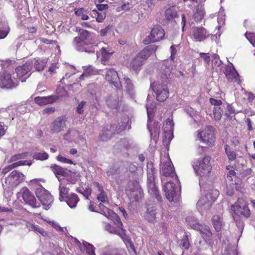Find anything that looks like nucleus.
<instances>
[{
	"instance_id": "4d7b16f0",
	"label": "nucleus",
	"mask_w": 255,
	"mask_h": 255,
	"mask_svg": "<svg viewBox=\"0 0 255 255\" xmlns=\"http://www.w3.org/2000/svg\"><path fill=\"white\" fill-rule=\"evenodd\" d=\"M231 142L234 146L238 145L240 143L239 137L237 136L232 137L231 139Z\"/></svg>"
},
{
	"instance_id": "680f3d73",
	"label": "nucleus",
	"mask_w": 255,
	"mask_h": 255,
	"mask_svg": "<svg viewBox=\"0 0 255 255\" xmlns=\"http://www.w3.org/2000/svg\"><path fill=\"white\" fill-rule=\"evenodd\" d=\"M181 18H182V21H181V24H182V29L183 31L184 30V28L186 24V16L184 14H182L181 15Z\"/></svg>"
},
{
	"instance_id": "f03ea898",
	"label": "nucleus",
	"mask_w": 255,
	"mask_h": 255,
	"mask_svg": "<svg viewBox=\"0 0 255 255\" xmlns=\"http://www.w3.org/2000/svg\"><path fill=\"white\" fill-rule=\"evenodd\" d=\"M155 170L152 163L147 164V188L148 193L155 198L160 203L162 202V197L155 183Z\"/></svg>"
},
{
	"instance_id": "e2e57ef3",
	"label": "nucleus",
	"mask_w": 255,
	"mask_h": 255,
	"mask_svg": "<svg viewBox=\"0 0 255 255\" xmlns=\"http://www.w3.org/2000/svg\"><path fill=\"white\" fill-rule=\"evenodd\" d=\"M82 195H83V196L87 199H88L89 197L91 195V189H88L86 190H85L83 192V193L82 194Z\"/></svg>"
},
{
	"instance_id": "9b49d317",
	"label": "nucleus",
	"mask_w": 255,
	"mask_h": 255,
	"mask_svg": "<svg viewBox=\"0 0 255 255\" xmlns=\"http://www.w3.org/2000/svg\"><path fill=\"white\" fill-rule=\"evenodd\" d=\"M18 195L21 196L25 204L29 205L32 208H38L40 207V204L36 201L33 194L27 187L23 188Z\"/></svg>"
},
{
	"instance_id": "f8f14e48",
	"label": "nucleus",
	"mask_w": 255,
	"mask_h": 255,
	"mask_svg": "<svg viewBox=\"0 0 255 255\" xmlns=\"http://www.w3.org/2000/svg\"><path fill=\"white\" fill-rule=\"evenodd\" d=\"M160 172L165 177H173L175 176L176 178H178L177 175L175 172L172 162L168 155L165 157V159L163 160L161 163Z\"/></svg>"
},
{
	"instance_id": "774afa93",
	"label": "nucleus",
	"mask_w": 255,
	"mask_h": 255,
	"mask_svg": "<svg viewBox=\"0 0 255 255\" xmlns=\"http://www.w3.org/2000/svg\"><path fill=\"white\" fill-rule=\"evenodd\" d=\"M12 209L7 207L0 206V213L11 212Z\"/></svg>"
},
{
	"instance_id": "6ab92c4d",
	"label": "nucleus",
	"mask_w": 255,
	"mask_h": 255,
	"mask_svg": "<svg viewBox=\"0 0 255 255\" xmlns=\"http://www.w3.org/2000/svg\"><path fill=\"white\" fill-rule=\"evenodd\" d=\"M114 126L113 125H107L102 129L99 134V138L100 141H107L110 140L115 135L114 131Z\"/></svg>"
},
{
	"instance_id": "ea45409f",
	"label": "nucleus",
	"mask_w": 255,
	"mask_h": 255,
	"mask_svg": "<svg viewBox=\"0 0 255 255\" xmlns=\"http://www.w3.org/2000/svg\"><path fill=\"white\" fill-rule=\"evenodd\" d=\"M33 159L39 160H44L48 158V154L45 151L43 152H35L32 156Z\"/></svg>"
},
{
	"instance_id": "39448f33",
	"label": "nucleus",
	"mask_w": 255,
	"mask_h": 255,
	"mask_svg": "<svg viewBox=\"0 0 255 255\" xmlns=\"http://www.w3.org/2000/svg\"><path fill=\"white\" fill-rule=\"evenodd\" d=\"M231 210L237 216L248 219L251 216V210L248 202L243 198H239L231 206Z\"/></svg>"
},
{
	"instance_id": "c756f323",
	"label": "nucleus",
	"mask_w": 255,
	"mask_h": 255,
	"mask_svg": "<svg viewBox=\"0 0 255 255\" xmlns=\"http://www.w3.org/2000/svg\"><path fill=\"white\" fill-rule=\"evenodd\" d=\"M222 218L218 215H214L212 218L213 226L217 232L221 231L222 226Z\"/></svg>"
},
{
	"instance_id": "a19ab883",
	"label": "nucleus",
	"mask_w": 255,
	"mask_h": 255,
	"mask_svg": "<svg viewBox=\"0 0 255 255\" xmlns=\"http://www.w3.org/2000/svg\"><path fill=\"white\" fill-rule=\"evenodd\" d=\"M100 210L101 211L100 213L104 215L106 217L111 216V214L114 212L113 210L109 209L103 204L100 203L99 205Z\"/></svg>"
},
{
	"instance_id": "8fccbe9b",
	"label": "nucleus",
	"mask_w": 255,
	"mask_h": 255,
	"mask_svg": "<svg viewBox=\"0 0 255 255\" xmlns=\"http://www.w3.org/2000/svg\"><path fill=\"white\" fill-rule=\"evenodd\" d=\"M57 159L59 161L64 163H68L70 164H72L73 163V162L72 160L64 157L61 155H59L57 156Z\"/></svg>"
},
{
	"instance_id": "dca6fc26",
	"label": "nucleus",
	"mask_w": 255,
	"mask_h": 255,
	"mask_svg": "<svg viewBox=\"0 0 255 255\" xmlns=\"http://www.w3.org/2000/svg\"><path fill=\"white\" fill-rule=\"evenodd\" d=\"M224 73L229 82H237L239 84H240L241 80L239 74L233 66H226Z\"/></svg>"
},
{
	"instance_id": "a18cd8bd",
	"label": "nucleus",
	"mask_w": 255,
	"mask_h": 255,
	"mask_svg": "<svg viewBox=\"0 0 255 255\" xmlns=\"http://www.w3.org/2000/svg\"><path fill=\"white\" fill-rule=\"evenodd\" d=\"M50 167L55 174L62 175L63 172V169L60 166L54 164L52 165Z\"/></svg>"
},
{
	"instance_id": "f704fd0d",
	"label": "nucleus",
	"mask_w": 255,
	"mask_h": 255,
	"mask_svg": "<svg viewBox=\"0 0 255 255\" xmlns=\"http://www.w3.org/2000/svg\"><path fill=\"white\" fill-rule=\"evenodd\" d=\"M205 11L201 7H197L193 14V18L196 21H200L204 17Z\"/></svg>"
},
{
	"instance_id": "bb28decb",
	"label": "nucleus",
	"mask_w": 255,
	"mask_h": 255,
	"mask_svg": "<svg viewBox=\"0 0 255 255\" xmlns=\"http://www.w3.org/2000/svg\"><path fill=\"white\" fill-rule=\"evenodd\" d=\"M197 230L200 231L202 237L205 240L208 241L212 240V233L210 228L207 225L202 224Z\"/></svg>"
},
{
	"instance_id": "cd10ccee",
	"label": "nucleus",
	"mask_w": 255,
	"mask_h": 255,
	"mask_svg": "<svg viewBox=\"0 0 255 255\" xmlns=\"http://www.w3.org/2000/svg\"><path fill=\"white\" fill-rule=\"evenodd\" d=\"M79 200L78 195L74 193H72L69 194L64 201L66 202L70 208H73L76 206Z\"/></svg>"
},
{
	"instance_id": "aec40b11",
	"label": "nucleus",
	"mask_w": 255,
	"mask_h": 255,
	"mask_svg": "<svg viewBox=\"0 0 255 255\" xmlns=\"http://www.w3.org/2000/svg\"><path fill=\"white\" fill-rule=\"evenodd\" d=\"M192 34L194 39L199 42L204 40L209 36V33L203 27H193Z\"/></svg>"
},
{
	"instance_id": "5fc2aeb1",
	"label": "nucleus",
	"mask_w": 255,
	"mask_h": 255,
	"mask_svg": "<svg viewBox=\"0 0 255 255\" xmlns=\"http://www.w3.org/2000/svg\"><path fill=\"white\" fill-rule=\"evenodd\" d=\"M200 57L203 59L205 63L207 64H209L210 61V57L209 55V53H200Z\"/></svg>"
},
{
	"instance_id": "09e8293b",
	"label": "nucleus",
	"mask_w": 255,
	"mask_h": 255,
	"mask_svg": "<svg viewBox=\"0 0 255 255\" xmlns=\"http://www.w3.org/2000/svg\"><path fill=\"white\" fill-rule=\"evenodd\" d=\"M101 52L103 56V57L108 58L110 56H111L113 53V51H111L108 48H102L101 49Z\"/></svg>"
},
{
	"instance_id": "72a5a7b5",
	"label": "nucleus",
	"mask_w": 255,
	"mask_h": 255,
	"mask_svg": "<svg viewBox=\"0 0 255 255\" xmlns=\"http://www.w3.org/2000/svg\"><path fill=\"white\" fill-rule=\"evenodd\" d=\"M74 12L76 15L80 17L83 20H88L89 18L87 15L86 10L84 8H75Z\"/></svg>"
},
{
	"instance_id": "13d9d810",
	"label": "nucleus",
	"mask_w": 255,
	"mask_h": 255,
	"mask_svg": "<svg viewBox=\"0 0 255 255\" xmlns=\"http://www.w3.org/2000/svg\"><path fill=\"white\" fill-rule=\"evenodd\" d=\"M93 185L97 189L99 193L104 191L103 186L99 182L94 181L93 183Z\"/></svg>"
},
{
	"instance_id": "2f4dec72",
	"label": "nucleus",
	"mask_w": 255,
	"mask_h": 255,
	"mask_svg": "<svg viewBox=\"0 0 255 255\" xmlns=\"http://www.w3.org/2000/svg\"><path fill=\"white\" fill-rule=\"evenodd\" d=\"M113 125L114 126V131L115 134H119L127 128V122L126 119H122L117 126Z\"/></svg>"
},
{
	"instance_id": "603ef678",
	"label": "nucleus",
	"mask_w": 255,
	"mask_h": 255,
	"mask_svg": "<svg viewBox=\"0 0 255 255\" xmlns=\"http://www.w3.org/2000/svg\"><path fill=\"white\" fill-rule=\"evenodd\" d=\"M234 114H235L234 109L233 108V107L231 106L228 105L227 107V111H226V116L228 118L231 119L232 118V116H231V115Z\"/></svg>"
},
{
	"instance_id": "a211bd4d",
	"label": "nucleus",
	"mask_w": 255,
	"mask_h": 255,
	"mask_svg": "<svg viewBox=\"0 0 255 255\" xmlns=\"http://www.w3.org/2000/svg\"><path fill=\"white\" fill-rule=\"evenodd\" d=\"M156 206L154 201L148 200L146 203V211L145 218L150 222L155 221L156 215Z\"/></svg>"
},
{
	"instance_id": "2eb2a0df",
	"label": "nucleus",
	"mask_w": 255,
	"mask_h": 255,
	"mask_svg": "<svg viewBox=\"0 0 255 255\" xmlns=\"http://www.w3.org/2000/svg\"><path fill=\"white\" fill-rule=\"evenodd\" d=\"M23 175L17 170H13L6 178L5 183L11 188L16 187L22 181Z\"/></svg>"
},
{
	"instance_id": "052dcab7",
	"label": "nucleus",
	"mask_w": 255,
	"mask_h": 255,
	"mask_svg": "<svg viewBox=\"0 0 255 255\" xmlns=\"http://www.w3.org/2000/svg\"><path fill=\"white\" fill-rule=\"evenodd\" d=\"M96 7L98 10L102 11L104 9H107L108 8L109 6L107 4H97Z\"/></svg>"
},
{
	"instance_id": "9d476101",
	"label": "nucleus",
	"mask_w": 255,
	"mask_h": 255,
	"mask_svg": "<svg viewBox=\"0 0 255 255\" xmlns=\"http://www.w3.org/2000/svg\"><path fill=\"white\" fill-rule=\"evenodd\" d=\"M164 30L159 25H156L151 29L150 35L143 40L145 44L158 42L163 39Z\"/></svg>"
},
{
	"instance_id": "0e129e2a",
	"label": "nucleus",
	"mask_w": 255,
	"mask_h": 255,
	"mask_svg": "<svg viewBox=\"0 0 255 255\" xmlns=\"http://www.w3.org/2000/svg\"><path fill=\"white\" fill-rule=\"evenodd\" d=\"M31 228L32 230H33L34 231H36L40 233L41 234H42V235L43 234L44 230L41 228H38L33 225H31Z\"/></svg>"
},
{
	"instance_id": "c85d7f7f",
	"label": "nucleus",
	"mask_w": 255,
	"mask_h": 255,
	"mask_svg": "<svg viewBox=\"0 0 255 255\" xmlns=\"http://www.w3.org/2000/svg\"><path fill=\"white\" fill-rule=\"evenodd\" d=\"M81 251H86L88 255H96L94 247L87 242H84L82 245L80 242H78Z\"/></svg>"
},
{
	"instance_id": "a878e982",
	"label": "nucleus",
	"mask_w": 255,
	"mask_h": 255,
	"mask_svg": "<svg viewBox=\"0 0 255 255\" xmlns=\"http://www.w3.org/2000/svg\"><path fill=\"white\" fill-rule=\"evenodd\" d=\"M165 19L168 21H171L178 16L176 6H171L167 8L164 12Z\"/></svg>"
},
{
	"instance_id": "6e6d98bb",
	"label": "nucleus",
	"mask_w": 255,
	"mask_h": 255,
	"mask_svg": "<svg viewBox=\"0 0 255 255\" xmlns=\"http://www.w3.org/2000/svg\"><path fill=\"white\" fill-rule=\"evenodd\" d=\"M6 130V127L4 125V123L0 122V138L5 134Z\"/></svg>"
},
{
	"instance_id": "473e14b6",
	"label": "nucleus",
	"mask_w": 255,
	"mask_h": 255,
	"mask_svg": "<svg viewBox=\"0 0 255 255\" xmlns=\"http://www.w3.org/2000/svg\"><path fill=\"white\" fill-rule=\"evenodd\" d=\"M225 152L229 161H234L237 157L236 152L232 150L228 144H226L224 147Z\"/></svg>"
},
{
	"instance_id": "e433bc0d",
	"label": "nucleus",
	"mask_w": 255,
	"mask_h": 255,
	"mask_svg": "<svg viewBox=\"0 0 255 255\" xmlns=\"http://www.w3.org/2000/svg\"><path fill=\"white\" fill-rule=\"evenodd\" d=\"M69 189L65 186L59 188V200L60 201H64V200L69 195Z\"/></svg>"
},
{
	"instance_id": "423d86ee",
	"label": "nucleus",
	"mask_w": 255,
	"mask_h": 255,
	"mask_svg": "<svg viewBox=\"0 0 255 255\" xmlns=\"http://www.w3.org/2000/svg\"><path fill=\"white\" fill-rule=\"evenodd\" d=\"M149 56V49L147 47L144 48L132 58L129 63L128 68L137 73Z\"/></svg>"
},
{
	"instance_id": "69168bd1",
	"label": "nucleus",
	"mask_w": 255,
	"mask_h": 255,
	"mask_svg": "<svg viewBox=\"0 0 255 255\" xmlns=\"http://www.w3.org/2000/svg\"><path fill=\"white\" fill-rule=\"evenodd\" d=\"M55 111V108L50 107V108H46L43 110L44 114H49L53 113Z\"/></svg>"
},
{
	"instance_id": "5701e85b",
	"label": "nucleus",
	"mask_w": 255,
	"mask_h": 255,
	"mask_svg": "<svg viewBox=\"0 0 255 255\" xmlns=\"http://www.w3.org/2000/svg\"><path fill=\"white\" fill-rule=\"evenodd\" d=\"M31 69V63L30 61H27L23 65L16 67L15 72L16 73L17 80L22 78L30 72Z\"/></svg>"
},
{
	"instance_id": "49530a36",
	"label": "nucleus",
	"mask_w": 255,
	"mask_h": 255,
	"mask_svg": "<svg viewBox=\"0 0 255 255\" xmlns=\"http://www.w3.org/2000/svg\"><path fill=\"white\" fill-rule=\"evenodd\" d=\"M28 154V152H23L21 153L17 154L12 156L11 158V161H13L20 159H23L26 157Z\"/></svg>"
},
{
	"instance_id": "de8ad7c7",
	"label": "nucleus",
	"mask_w": 255,
	"mask_h": 255,
	"mask_svg": "<svg viewBox=\"0 0 255 255\" xmlns=\"http://www.w3.org/2000/svg\"><path fill=\"white\" fill-rule=\"evenodd\" d=\"M30 182L32 185L36 186L37 187V189L38 188H41V187H42V185H41V183H44L45 180L41 178L34 179L33 180H31L30 181Z\"/></svg>"
},
{
	"instance_id": "6e6552de",
	"label": "nucleus",
	"mask_w": 255,
	"mask_h": 255,
	"mask_svg": "<svg viewBox=\"0 0 255 255\" xmlns=\"http://www.w3.org/2000/svg\"><path fill=\"white\" fill-rule=\"evenodd\" d=\"M35 192L44 208L48 210L53 202V198L50 192L43 187L36 189Z\"/></svg>"
},
{
	"instance_id": "f257e3e1",
	"label": "nucleus",
	"mask_w": 255,
	"mask_h": 255,
	"mask_svg": "<svg viewBox=\"0 0 255 255\" xmlns=\"http://www.w3.org/2000/svg\"><path fill=\"white\" fill-rule=\"evenodd\" d=\"M192 166L196 174L200 176H208L212 169L211 157L206 155L199 158L193 163Z\"/></svg>"
},
{
	"instance_id": "f3484780",
	"label": "nucleus",
	"mask_w": 255,
	"mask_h": 255,
	"mask_svg": "<svg viewBox=\"0 0 255 255\" xmlns=\"http://www.w3.org/2000/svg\"><path fill=\"white\" fill-rule=\"evenodd\" d=\"M176 185L171 182H168L164 186V191L166 199L170 202L176 200Z\"/></svg>"
},
{
	"instance_id": "864d4df0",
	"label": "nucleus",
	"mask_w": 255,
	"mask_h": 255,
	"mask_svg": "<svg viewBox=\"0 0 255 255\" xmlns=\"http://www.w3.org/2000/svg\"><path fill=\"white\" fill-rule=\"evenodd\" d=\"M209 102L211 105L216 107H220L223 103L221 100H217L213 98H210Z\"/></svg>"
},
{
	"instance_id": "20e7f679",
	"label": "nucleus",
	"mask_w": 255,
	"mask_h": 255,
	"mask_svg": "<svg viewBox=\"0 0 255 255\" xmlns=\"http://www.w3.org/2000/svg\"><path fill=\"white\" fill-rule=\"evenodd\" d=\"M79 35L74 38L73 44L79 51L87 52V47L92 44L89 40L90 32L86 29H79Z\"/></svg>"
},
{
	"instance_id": "b1692460",
	"label": "nucleus",
	"mask_w": 255,
	"mask_h": 255,
	"mask_svg": "<svg viewBox=\"0 0 255 255\" xmlns=\"http://www.w3.org/2000/svg\"><path fill=\"white\" fill-rule=\"evenodd\" d=\"M58 98L55 96H48L46 97L37 96L34 98L35 103L39 106H43L53 104L55 102Z\"/></svg>"
},
{
	"instance_id": "7ed1b4c3",
	"label": "nucleus",
	"mask_w": 255,
	"mask_h": 255,
	"mask_svg": "<svg viewBox=\"0 0 255 255\" xmlns=\"http://www.w3.org/2000/svg\"><path fill=\"white\" fill-rule=\"evenodd\" d=\"M107 218L112 220L117 227V229H114L112 228L110 225H108L107 226V230L109 231L110 233L117 235L120 237L125 243L131 244V242L130 239L126 235V230L123 228V223L118 215L113 212L111 216H108Z\"/></svg>"
},
{
	"instance_id": "4be33fe9",
	"label": "nucleus",
	"mask_w": 255,
	"mask_h": 255,
	"mask_svg": "<svg viewBox=\"0 0 255 255\" xmlns=\"http://www.w3.org/2000/svg\"><path fill=\"white\" fill-rule=\"evenodd\" d=\"M174 123L172 119L167 118L163 124L164 136L170 141L173 136Z\"/></svg>"
},
{
	"instance_id": "0eeeda50",
	"label": "nucleus",
	"mask_w": 255,
	"mask_h": 255,
	"mask_svg": "<svg viewBox=\"0 0 255 255\" xmlns=\"http://www.w3.org/2000/svg\"><path fill=\"white\" fill-rule=\"evenodd\" d=\"M197 137L201 142L212 147L215 144V128L212 126H206L202 130H198Z\"/></svg>"
},
{
	"instance_id": "c9c22d12",
	"label": "nucleus",
	"mask_w": 255,
	"mask_h": 255,
	"mask_svg": "<svg viewBox=\"0 0 255 255\" xmlns=\"http://www.w3.org/2000/svg\"><path fill=\"white\" fill-rule=\"evenodd\" d=\"M106 13L104 12H98L97 10H93L92 16L96 17V21L98 22H102L106 18Z\"/></svg>"
},
{
	"instance_id": "bf43d9fd",
	"label": "nucleus",
	"mask_w": 255,
	"mask_h": 255,
	"mask_svg": "<svg viewBox=\"0 0 255 255\" xmlns=\"http://www.w3.org/2000/svg\"><path fill=\"white\" fill-rule=\"evenodd\" d=\"M236 176V172L234 170H230L227 174V177L230 181L233 180V176Z\"/></svg>"
},
{
	"instance_id": "3c124183",
	"label": "nucleus",
	"mask_w": 255,
	"mask_h": 255,
	"mask_svg": "<svg viewBox=\"0 0 255 255\" xmlns=\"http://www.w3.org/2000/svg\"><path fill=\"white\" fill-rule=\"evenodd\" d=\"M85 101H81L77 107L76 111L79 114H82L84 112V107L86 104Z\"/></svg>"
},
{
	"instance_id": "58836bf2",
	"label": "nucleus",
	"mask_w": 255,
	"mask_h": 255,
	"mask_svg": "<svg viewBox=\"0 0 255 255\" xmlns=\"http://www.w3.org/2000/svg\"><path fill=\"white\" fill-rule=\"evenodd\" d=\"M9 32V27L7 25L3 26L0 22V39L6 37Z\"/></svg>"
},
{
	"instance_id": "412c9836",
	"label": "nucleus",
	"mask_w": 255,
	"mask_h": 255,
	"mask_svg": "<svg viewBox=\"0 0 255 255\" xmlns=\"http://www.w3.org/2000/svg\"><path fill=\"white\" fill-rule=\"evenodd\" d=\"M66 119L65 116L58 117L51 125V128L52 131L53 133L61 131L65 127Z\"/></svg>"
},
{
	"instance_id": "79ce46f5",
	"label": "nucleus",
	"mask_w": 255,
	"mask_h": 255,
	"mask_svg": "<svg viewBox=\"0 0 255 255\" xmlns=\"http://www.w3.org/2000/svg\"><path fill=\"white\" fill-rule=\"evenodd\" d=\"M97 199L99 201L103 203H106L109 202L107 195L105 191L101 192L97 194Z\"/></svg>"
},
{
	"instance_id": "4468645a",
	"label": "nucleus",
	"mask_w": 255,
	"mask_h": 255,
	"mask_svg": "<svg viewBox=\"0 0 255 255\" xmlns=\"http://www.w3.org/2000/svg\"><path fill=\"white\" fill-rule=\"evenodd\" d=\"M153 90L156 95V99L159 102L165 101L169 96V91L166 85L156 84Z\"/></svg>"
},
{
	"instance_id": "ddd939ff",
	"label": "nucleus",
	"mask_w": 255,
	"mask_h": 255,
	"mask_svg": "<svg viewBox=\"0 0 255 255\" xmlns=\"http://www.w3.org/2000/svg\"><path fill=\"white\" fill-rule=\"evenodd\" d=\"M105 78L110 84L114 86L117 89H121L120 78L117 72L113 68L106 70Z\"/></svg>"
},
{
	"instance_id": "c03bdc74",
	"label": "nucleus",
	"mask_w": 255,
	"mask_h": 255,
	"mask_svg": "<svg viewBox=\"0 0 255 255\" xmlns=\"http://www.w3.org/2000/svg\"><path fill=\"white\" fill-rule=\"evenodd\" d=\"M124 79L125 81V84H126L125 87H126L127 91H128V92L130 91L131 90L133 89V85L132 83L131 80L127 77H125L124 78Z\"/></svg>"
},
{
	"instance_id": "393cba45",
	"label": "nucleus",
	"mask_w": 255,
	"mask_h": 255,
	"mask_svg": "<svg viewBox=\"0 0 255 255\" xmlns=\"http://www.w3.org/2000/svg\"><path fill=\"white\" fill-rule=\"evenodd\" d=\"M30 63H31V66L33 65L36 71H41L43 70L44 67L47 64V59L34 58L33 60L30 61Z\"/></svg>"
},
{
	"instance_id": "4c0bfd02",
	"label": "nucleus",
	"mask_w": 255,
	"mask_h": 255,
	"mask_svg": "<svg viewBox=\"0 0 255 255\" xmlns=\"http://www.w3.org/2000/svg\"><path fill=\"white\" fill-rule=\"evenodd\" d=\"M213 116L216 121H219L222 118L223 109L221 107H214L213 108Z\"/></svg>"
},
{
	"instance_id": "338daca9",
	"label": "nucleus",
	"mask_w": 255,
	"mask_h": 255,
	"mask_svg": "<svg viewBox=\"0 0 255 255\" xmlns=\"http://www.w3.org/2000/svg\"><path fill=\"white\" fill-rule=\"evenodd\" d=\"M11 170H12V168L10 165L5 167L2 170L1 173L2 174H6L7 173H8L9 171H10Z\"/></svg>"
},
{
	"instance_id": "1a4fd4ad",
	"label": "nucleus",
	"mask_w": 255,
	"mask_h": 255,
	"mask_svg": "<svg viewBox=\"0 0 255 255\" xmlns=\"http://www.w3.org/2000/svg\"><path fill=\"white\" fill-rule=\"evenodd\" d=\"M19 84L18 80L15 78L12 79L11 74L6 70L0 73V87L11 89L16 87Z\"/></svg>"
},
{
	"instance_id": "7c9ffc66",
	"label": "nucleus",
	"mask_w": 255,
	"mask_h": 255,
	"mask_svg": "<svg viewBox=\"0 0 255 255\" xmlns=\"http://www.w3.org/2000/svg\"><path fill=\"white\" fill-rule=\"evenodd\" d=\"M186 221L188 225L192 229L197 230L202 225L199 224L197 220L192 216H188L186 218Z\"/></svg>"
},
{
	"instance_id": "37998d69",
	"label": "nucleus",
	"mask_w": 255,
	"mask_h": 255,
	"mask_svg": "<svg viewBox=\"0 0 255 255\" xmlns=\"http://www.w3.org/2000/svg\"><path fill=\"white\" fill-rule=\"evenodd\" d=\"M180 246L185 249H188L190 246L187 235H185L181 240Z\"/></svg>"
}]
</instances>
